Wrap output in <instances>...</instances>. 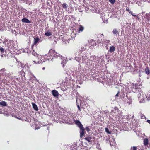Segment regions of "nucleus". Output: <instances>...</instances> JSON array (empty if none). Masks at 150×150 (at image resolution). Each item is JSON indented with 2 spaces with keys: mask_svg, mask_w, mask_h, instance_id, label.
<instances>
[{
  "mask_svg": "<svg viewBox=\"0 0 150 150\" xmlns=\"http://www.w3.org/2000/svg\"><path fill=\"white\" fill-rule=\"evenodd\" d=\"M48 57L47 55H45L42 57V60L38 61V64H40V67L43 70H45V67H47L48 65L50 59Z\"/></svg>",
  "mask_w": 150,
  "mask_h": 150,
  "instance_id": "nucleus-1",
  "label": "nucleus"
},
{
  "mask_svg": "<svg viewBox=\"0 0 150 150\" xmlns=\"http://www.w3.org/2000/svg\"><path fill=\"white\" fill-rule=\"evenodd\" d=\"M141 85V83L139 82L135 84L133 83L131 87L132 91L135 93L139 92V90L141 89L140 86Z\"/></svg>",
  "mask_w": 150,
  "mask_h": 150,
  "instance_id": "nucleus-2",
  "label": "nucleus"
},
{
  "mask_svg": "<svg viewBox=\"0 0 150 150\" xmlns=\"http://www.w3.org/2000/svg\"><path fill=\"white\" fill-rule=\"evenodd\" d=\"M48 54L52 57V58L50 57L49 58L50 60H52L53 58H57L58 56L57 53V52L55 51V50L52 49H51L49 50Z\"/></svg>",
  "mask_w": 150,
  "mask_h": 150,
  "instance_id": "nucleus-3",
  "label": "nucleus"
},
{
  "mask_svg": "<svg viewBox=\"0 0 150 150\" xmlns=\"http://www.w3.org/2000/svg\"><path fill=\"white\" fill-rule=\"evenodd\" d=\"M138 97L140 103H144L146 99V95L143 93H139Z\"/></svg>",
  "mask_w": 150,
  "mask_h": 150,
  "instance_id": "nucleus-4",
  "label": "nucleus"
},
{
  "mask_svg": "<svg viewBox=\"0 0 150 150\" xmlns=\"http://www.w3.org/2000/svg\"><path fill=\"white\" fill-rule=\"evenodd\" d=\"M95 139V137L93 136H88L86 137L84 139L88 141V142L90 144H91L92 142L94 141Z\"/></svg>",
  "mask_w": 150,
  "mask_h": 150,
  "instance_id": "nucleus-5",
  "label": "nucleus"
},
{
  "mask_svg": "<svg viewBox=\"0 0 150 150\" xmlns=\"http://www.w3.org/2000/svg\"><path fill=\"white\" fill-rule=\"evenodd\" d=\"M70 149L71 150H78L79 146H78L76 144H74L71 146Z\"/></svg>",
  "mask_w": 150,
  "mask_h": 150,
  "instance_id": "nucleus-6",
  "label": "nucleus"
},
{
  "mask_svg": "<svg viewBox=\"0 0 150 150\" xmlns=\"http://www.w3.org/2000/svg\"><path fill=\"white\" fill-rule=\"evenodd\" d=\"M74 122L80 128H82L83 127V125L80 121L77 120H75Z\"/></svg>",
  "mask_w": 150,
  "mask_h": 150,
  "instance_id": "nucleus-7",
  "label": "nucleus"
},
{
  "mask_svg": "<svg viewBox=\"0 0 150 150\" xmlns=\"http://www.w3.org/2000/svg\"><path fill=\"white\" fill-rule=\"evenodd\" d=\"M52 93L53 96L55 97L58 96H59L58 92L56 90H54L52 91Z\"/></svg>",
  "mask_w": 150,
  "mask_h": 150,
  "instance_id": "nucleus-8",
  "label": "nucleus"
},
{
  "mask_svg": "<svg viewBox=\"0 0 150 150\" xmlns=\"http://www.w3.org/2000/svg\"><path fill=\"white\" fill-rule=\"evenodd\" d=\"M80 137L81 138L83 137L84 135V129L83 127H82V128H80Z\"/></svg>",
  "mask_w": 150,
  "mask_h": 150,
  "instance_id": "nucleus-9",
  "label": "nucleus"
},
{
  "mask_svg": "<svg viewBox=\"0 0 150 150\" xmlns=\"http://www.w3.org/2000/svg\"><path fill=\"white\" fill-rule=\"evenodd\" d=\"M31 104L34 109L36 111H38V108L37 105L33 102Z\"/></svg>",
  "mask_w": 150,
  "mask_h": 150,
  "instance_id": "nucleus-10",
  "label": "nucleus"
},
{
  "mask_svg": "<svg viewBox=\"0 0 150 150\" xmlns=\"http://www.w3.org/2000/svg\"><path fill=\"white\" fill-rule=\"evenodd\" d=\"M144 144L145 146H147L149 144V140L147 138H145L143 140Z\"/></svg>",
  "mask_w": 150,
  "mask_h": 150,
  "instance_id": "nucleus-11",
  "label": "nucleus"
},
{
  "mask_svg": "<svg viewBox=\"0 0 150 150\" xmlns=\"http://www.w3.org/2000/svg\"><path fill=\"white\" fill-rule=\"evenodd\" d=\"M145 73L147 75H149L150 74V70H149V68L148 67H146V68L145 70Z\"/></svg>",
  "mask_w": 150,
  "mask_h": 150,
  "instance_id": "nucleus-12",
  "label": "nucleus"
},
{
  "mask_svg": "<svg viewBox=\"0 0 150 150\" xmlns=\"http://www.w3.org/2000/svg\"><path fill=\"white\" fill-rule=\"evenodd\" d=\"M21 21L23 23H30L31 22L30 21H29L28 19L27 18H23L21 20Z\"/></svg>",
  "mask_w": 150,
  "mask_h": 150,
  "instance_id": "nucleus-13",
  "label": "nucleus"
},
{
  "mask_svg": "<svg viewBox=\"0 0 150 150\" xmlns=\"http://www.w3.org/2000/svg\"><path fill=\"white\" fill-rule=\"evenodd\" d=\"M115 47L113 46H112L110 47L109 49V51L110 52L112 53L115 51Z\"/></svg>",
  "mask_w": 150,
  "mask_h": 150,
  "instance_id": "nucleus-14",
  "label": "nucleus"
},
{
  "mask_svg": "<svg viewBox=\"0 0 150 150\" xmlns=\"http://www.w3.org/2000/svg\"><path fill=\"white\" fill-rule=\"evenodd\" d=\"M102 39H101V37L100 36H99L97 37V42L98 44H99L102 42Z\"/></svg>",
  "mask_w": 150,
  "mask_h": 150,
  "instance_id": "nucleus-15",
  "label": "nucleus"
},
{
  "mask_svg": "<svg viewBox=\"0 0 150 150\" xmlns=\"http://www.w3.org/2000/svg\"><path fill=\"white\" fill-rule=\"evenodd\" d=\"M110 42V41L109 40H104V41H103L102 44H105L106 45H108V43Z\"/></svg>",
  "mask_w": 150,
  "mask_h": 150,
  "instance_id": "nucleus-16",
  "label": "nucleus"
},
{
  "mask_svg": "<svg viewBox=\"0 0 150 150\" xmlns=\"http://www.w3.org/2000/svg\"><path fill=\"white\" fill-rule=\"evenodd\" d=\"M112 33L114 34L115 35H117V34H118L119 33V31L117 30L115 28L113 29L112 31Z\"/></svg>",
  "mask_w": 150,
  "mask_h": 150,
  "instance_id": "nucleus-17",
  "label": "nucleus"
},
{
  "mask_svg": "<svg viewBox=\"0 0 150 150\" xmlns=\"http://www.w3.org/2000/svg\"><path fill=\"white\" fill-rule=\"evenodd\" d=\"M0 105L3 106H7V103L5 101H2L0 102Z\"/></svg>",
  "mask_w": 150,
  "mask_h": 150,
  "instance_id": "nucleus-18",
  "label": "nucleus"
},
{
  "mask_svg": "<svg viewBox=\"0 0 150 150\" xmlns=\"http://www.w3.org/2000/svg\"><path fill=\"white\" fill-rule=\"evenodd\" d=\"M84 29V27L81 25L79 26V32H81L83 31Z\"/></svg>",
  "mask_w": 150,
  "mask_h": 150,
  "instance_id": "nucleus-19",
  "label": "nucleus"
},
{
  "mask_svg": "<svg viewBox=\"0 0 150 150\" xmlns=\"http://www.w3.org/2000/svg\"><path fill=\"white\" fill-rule=\"evenodd\" d=\"M45 35L46 36H49L52 35V33L51 32H50L49 31L45 33Z\"/></svg>",
  "mask_w": 150,
  "mask_h": 150,
  "instance_id": "nucleus-20",
  "label": "nucleus"
},
{
  "mask_svg": "<svg viewBox=\"0 0 150 150\" xmlns=\"http://www.w3.org/2000/svg\"><path fill=\"white\" fill-rule=\"evenodd\" d=\"M62 7L65 9H67L68 7V5L66 3H63L62 4Z\"/></svg>",
  "mask_w": 150,
  "mask_h": 150,
  "instance_id": "nucleus-21",
  "label": "nucleus"
},
{
  "mask_svg": "<svg viewBox=\"0 0 150 150\" xmlns=\"http://www.w3.org/2000/svg\"><path fill=\"white\" fill-rule=\"evenodd\" d=\"M39 40V39L38 38H34V44H36Z\"/></svg>",
  "mask_w": 150,
  "mask_h": 150,
  "instance_id": "nucleus-22",
  "label": "nucleus"
},
{
  "mask_svg": "<svg viewBox=\"0 0 150 150\" xmlns=\"http://www.w3.org/2000/svg\"><path fill=\"white\" fill-rule=\"evenodd\" d=\"M92 42H91V45L92 46H96V43H95V42L93 40H91Z\"/></svg>",
  "mask_w": 150,
  "mask_h": 150,
  "instance_id": "nucleus-23",
  "label": "nucleus"
},
{
  "mask_svg": "<svg viewBox=\"0 0 150 150\" xmlns=\"http://www.w3.org/2000/svg\"><path fill=\"white\" fill-rule=\"evenodd\" d=\"M105 131L108 134H111V132L110 131H109L108 129V128H105Z\"/></svg>",
  "mask_w": 150,
  "mask_h": 150,
  "instance_id": "nucleus-24",
  "label": "nucleus"
},
{
  "mask_svg": "<svg viewBox=\"0 0 150 150\" xmlns=\"http://www.w3.org/2000/svg\"><path fill=\"white\" fill-rule=\"evenodd\" d=\"M137 148L136 146H134L131 147V149L130 150H137Z\"/></svg>",
  "mask_w": 150,
  "mask_h": 150,
  "instance_id": "nucleus-25",
  "label": "nucleus"
},
{
  "mask_svg": "<svg viewBox=\"0 0 150 150\" xmlns=\"http://www.w3.org/2000/svg\"><path fill=\"white\" fill-rule=\"evenodd\" d=\"M76 103L77 105V107L78 110H79V111L80 112L81 111V110L80 107L79 105L77 103V100H76Z\"/></svg>",
  "mask_w": 150,
  "mask_h": 150,
  "instance_id": "nucleus-26",
  "label": "nucleus"
},
{
  "mask_svg": "<svg viewBox=\"0 0 150 150\" xmlns=\"http://www.w3.org/2000/svg\"><path fill=\"white\" fill-rule=\"evenodd\" d=\"M90 127L88 126L85 128L87 132H89L90 131V129L89 128Z\"/></svg>",
  "mask_w": 150,
  "mask_h": 150,
  "instance_id": "nucleus-27",
  "label": "nucleus"
},
{
  "mask_svg": "<svg viewBox=\"0 0 150 150\" xmlns=\"http://www.w3.org/2000/svg\"><path fill=\"white\" fill-rule=\"evenodd\" d=\"M146 18L149 19L150 18V15L149 13H146L145 15Z\"/></svg>",
  "mask_w": 150,
  "mask_h": 150,
  "instance_id": "nucleus-28",
  "label": "nucleus"
},
{
  "mask_svg": "<svg viewBox=\"0 0 150 150\" xmlns=\"http://www.w3.org/2000/svg\"><path fill=\"white\" fill-rule=\"evenodd\" d=\"M129 13H130L132 16H133L134 17H137V16L136 15H134L133 13H132V12L131 11H129Z\"/></svg>",
  "mask_w": 150,
  "mask_h": 150,
  "instance_id": "nucleus-29",
  "label": "nucleus"
},
{
  "mask_svg": "<svg viewBox=\"0 0 150 150\" xmlns=\"http://www.w3.org/2000/svg\"><path fill=\"white\" fill-rule=\"evenodd\" d=\"M0 50L2 52H3L4 50V49L3 48L1 47L0 46Z\"/></svg>",
  "mask_w": 150,
  "mask_h": 150,
  "instance_id": "nucleus-30",
  "label": "nucleus"
},
{
  "mask_svg": "<svg viewBox=\"0 0 150 150\" xmlns=\"http://www.w3.org/2000/svg\"><path fill=\"white\" fill-rule=\"evenodd\" d=\"M109 1L112 4H114L115 3L116 1L115 0H109Z\"/></svg>",
  "mask_w": 150,
  "mask_h": 150,
  "instance_id": "nucleus-31",
  "label": "nucleus"
},
{
  "mask_svg": "<svg viewBox=\"0 0 150 150\" xmlns=\"http://www.w3.org/2000/svg\"><path fill=\"white\" fill-rule=\"evenodd\" d=\"M76 60L79 63H80V58L77 57V59H76Z\"/></svg>",
  "mask_w": 150,
  "mask_h": 150,
  "instance_id": "nucleus-32",
  "label": "nucleus"
},
{
  "mask_svg": "<svg viewBox=\"0 0 150 150\" xmlns=\"http://www.w3.org/2000/svg\"><path fill=\"white\" fill-rule=\"evenodd\" d=\"M119 91H118V92L117 93L116 95H115V97H117L118 96V95H119Z\"/></svg>",
  "mask_w": 150,
  "mask_h": 150,
  "instance_id": "nucleus-33",
  "label": "nucleus"
},
{
  "mask_svg": "<svg viewBox=\"0 0 150 150\" xmlns=\"http://www.w3.org/2000/svg\"><path fill=\"white\" fill-rule=\"evenodd\" d=\"M126 10L127 11H128V12L130 11V10H129V9L128 8H126Z\"/></svg>",
  "mask_w": 150,
  "mask_h": 150,
  "instance_id": "nucleus-34",
  "label": "nucleus"
},
{
  "mask_svg": "<svg viewBox=\"0 0 150 150\" xmlns=\"http://www.w3.org/2000/svg\"><path fill=\"white\" fill-rule=\"evenodd\" d=\"M147 122L150 124V120H147Z\"/></svg>",
  "mask_w": 150,
  "mask_h": 150,
  "instance_id": "nucleus-35",
  "label": "nucleus"
},
{
  "mask_svg": "<svg viewBox=\"0 0 150 150\" xmlns=\"http://www.w3.org/2000/svg\"><path fill=\"white\" fill-rule=\"evenodd\" d=\"M33 62H34V63H35V64H36L37 62H36V61H33Z\"/></svg>",
  "mask_w": 150,
  "mask_h": 150,
  "instance_id": "nucleus-36",
  "label": "nucleus"
},
{
  "mask_svg": "<svg viewBox=\"0 0 150 150\" xmlns=\"http://www.w3.org/2000/svg\"><path fill=\"white\" fill-rule=\"evenodd\" d=\"M23 72V73L24 72V71H23L22 70H21V71L20 72V73H21V72Z\"/></svg>",
  "mask_w": 150,
  "mask_h": 150,
  "instance_id": "nucleus-37",
  "label": "nucleus"
},
{
  "mask_svg": "<svg viewBox=\"0 0 150 150\" xmlns=\"http://www.w3.org/2000/svg\"><path fill=\"white\" fill-rule=\"evenodd\" d=\"M101 35L103 36V34H101V35L100 36H101Z\"/></svg>",
  "mask_w": 150,
  "mask_h": 150,
  "instance_id": "nucleus-38",
  "label": "nucleus"
}]
</instances>
